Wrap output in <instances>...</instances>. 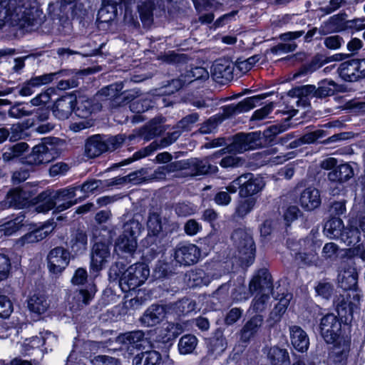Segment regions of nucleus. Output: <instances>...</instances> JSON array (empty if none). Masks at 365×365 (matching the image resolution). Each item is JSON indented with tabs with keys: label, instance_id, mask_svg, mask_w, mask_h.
Returning <instances> with one entry per match:
<instances>
[{
	"label": "nucleus",
	"instance_id": "obj_54",
	"mask_svg": "<svg viewBox=\"0 0 365 365\" xmlns=\"http://www.w3.org/2000/svg\"><path fill=\"white\" fill-rule=\"evenodd\" d=\"M101 181L98 180H89L85 182L82 185L78 186V190H80L82 192L85 193L86 195L83 197H86V195L91 192H93L94 190L98 189L101 185Z\"/></svg>",
	"mask_w": 365,
	"mask_h": 365
},
{
	"label": "nucleus",
	"instance_id": "obj_58",
	"mask_svg": "<svg viewBox=\"0 0 365 365\" xmlns=\"http://www.w3.org/2000/svg\"><path fill=\"white\" fill-rule=\"evenodd\" d=\"M151 107L150 102L148 100H137L130 105V109L133 113H143L148 110Z\"/></svg>",
	"mask_w": 365,
	"mask_h": 365
},
{
	"label": "nucleus",
	"instance_id": "obj_12",
	"mask_svg": "<svg viewBox=\"0 0 365 365\" xmlns=\"http://www.w3.org/2000/svg\"><path fill=\"white\" fill-rule=\"evenodd\" d=\"M241 189L239 195L241 197H252L253 195L261 192L265 183L263 178L255 175L252 173H245L241 175Z\"/></svg>",
	"mask_w": 365,
	"mask_h": 365
},
{
	"label": "nucleus",
	"instance_id": "obj_48",
	"mask_svg": "<svg viewBox=\"0 0 365 365\" xmlns=\"http://www.w3.org/2000/svg\"><path fill=\"white\" fill-rule=\"evenodd\" d=\"M185 77L189 83L197 80H206L209 78L208 71L202 67H195L187 71Z\"/></svg>",
	"mask_w": 365,
	"mask_h": 365
},
{
	"label": "nucleus",
	"instance_id": "obj_49",
	"mask_svg": "<svg viewBox=\"0 0 365 365\" xmlns=\"http://www.w3.org/2000/svg\"><path fill=\"white\" fill-rule=\"evenodd\" d=\"M288 295L282 298L279 300L277 304L275 306L274 310L271 312L270 316L272 318L274 319L275 321H279L281 318V316L285 312L290 297L288 298Z\"/></svg>",
	"mask_w": 365,
	"mask_h": 365
},
{
	"label": "nucleus",
	"instance_id": "obj_34",
	"mask_svg": "<svg viewBox=\"0 0 365 365\" xmlns=\"http://www.w3.org/2000/svg\"><path fill=\"white\" fill-rule=\"evenodd\" d=\"M24 219V215L20 212L14 219L0 225V232H4L5 235H13L23 226Z\"/></svg>",
	"mask_w": 365,
	"mask_h": 365
},
{
	"label": "nucleus",
	"instance_id": "obj_25",
	"mask_svg": "<svg viewBox=\"0 0 365 365\" xmlns=\"http://www.w3.org/2000/svg\"><path fill=\"white\" fill-rule=\"evenodd\" d=\"M357 279L358 275L356 269L350 265L341 270L338 275L339 286L344 290L354 289L357 284Z\"/></svg>",
	"mask_w": 365,
	"mask_h": 365
},
{
	"label": "nucleus",
	"instance_id": "obj_50",
	"mask_svg": "<svg viewBox=\"0 0 365 365\" xmlns=\"http://www.w3.org/2000/svg\"><path fill=\"white\" fill-rule=\"evenodd\" d=\"M95 110L90 99L82 101L77 107V115L82 118L88 117Z\"/></svg>",
	"mask_w": 365,
	"mask_h": 365
},
{
	"label": "nucleus",
	"instance_id": "obj_19",
	"mask_svg": "<svg viewBox=\"0 0 365 365\" xmlns=\"http://www.w3.org/2000/svg\"><path fill=\"white\" fill-rule=\"evenodd\" d=\"M220 155V153H216L203 159H192L190 163V168L196 175L216 173L218 171V168L210 164V160L218 158Z\"/></svg>",
	"mask_w": 365,
	"mask_h": 365
},
{
	"label": "nucleus",
	"instance_id": "obj_59",
	"mask_svg": "<svg viewBox=\"0 0 365 365\" xmlns=\"http://www.w3.org/2000/svg\"><path fill=\"white\" fill-rule=\"evenodd\" d=\"M9 130V140L16 141L23 138L24 126L21 123L13 124Z\"/></svg>",
	"mask_w": 365,
	"mask_h": 365
},
{
	"label": "nucleus",
	"instance_id": "obj_10",
	"mask_svg": "<svg viewBox=\"0 0 365 365\" xmlns=\"http://www.w3.org/2000/svg\"><path fill=\"white\" fill-rule=\"evenodd\" d=\"M200 256L199 248L194 244H179L174 253V258L181 265L189 266L196 263Z\"/></svg>",
	"mask_w": 365,
	"mask_h": 365
},
{
	"label": "nucleus",
	"instance_id": "obj_60",
	"mask_svg": "<svg viewBox=\"0 0 365 365\" xmlns=\"http://www.w3.org/2000/svg\"><path fill=\"white\" fill-rule=\"evenodd\" d=\"M287 129L286 124H277L269 126L264 131V135L267 138L272 137L285 131Z\"/></svg>",
	"mask_w": 365,
	"mask_h": 365
},
{
	"label": "nucleus",
	"instance_id": "obj_26",
	"mask_svg": "<svg viewBox=\"0 0 365 365\" xmlns=\"http://www.w3.org/2000/svg\"><path fill=\"white\" fill-rule=\"evenodd\" d=\"M148 234L146 240L150 243L155 242L157 237L163 230L162 220L160 215L157 212H151L149 215L148 222Z\"/></svg>",
	"mask_w": 365,
	"mask_h": 365
},
{
	"label": "nucleus",
	"instance_id": "obj_38",
	"mask_svg": "<svg viewBox=\"0 0 365 365\" xmlns=\"http://www.w3.org/2000/svg\"><path fill=\"white\" fill-rule=\"evenodd\" d=\"M197 339L194 335L182 336L178 342V349L181 354H191L196 348Z\"/></svg>",
	"mask_w": 365,
	"mask_h": 365
},
{
	"label": "nucleus",
	"instance_id": "obj_27",
	"mask_svg": "<svg viewBox=\"0 0 365 365\" xmlns=\"http://www.w3.org/2000/svg\"><path fill=\"white\" fill-rule=\"evenodd\" d=\"M182 332V327L177 323L168 322L163 324L158 334L159 340L163 343L175 339Z\"/></svg>",
	"mask_w": 365,
	"mask_h": 365
},
{
	"label": "nucleus",
	"instance_id": "obj_29",
	"mask_svg": "<svg viewBox=\"0 0 365 365\" xmlns=\"http://www.w3.org/2000/svg\"><path fill=\"white\" fill-rule=\"evenodd\" d=\"M161 355L156 351H148L137 354L133 360V365H159Z\"/></svg>",
	"mask_w": 365,
	"mask_h": 365
},
{
	"label": "nucleus",
	"instance_id": "obj_41",
	"mask_svg": "<svg viewBox=\"0 0 365 365\" xmlns=\"http://www.w3.org/2000/svg\"><path fill=\"white\" fill-rule=\"evenodd\" d=\"M164 128L162 125V122L158 119L152 120L148 125L144 128L143 136L146 140H149L156 135L163 133Z\"/></svg>",
	"mask_w": 365,
	"mask_h": 365
},
{
	"label": "nucleus",
	"instance_id": "obj_33",
	"mask_svg": "<svg viewBox=\"0 0 365 365\" xmlns=\"http://www.w3.org/2000/svg\"><path fill=\"white\" fill-rule=\"evenodd\" d=\"M267 356L272 365H288L289 363V353L285 349L271 347Z\"/></svg>",
	"mask_w": 365,
	"mask_h": 365
},
{
	"label": "nucleus",
	"instance_id": "obj_30",
	"mask_svg": "<svg viewBox=\"0 0 365 365\" xmlns=\"http://www.w3.org/2000/svg\"><path fill=\"white\" fill-rule=\"evenodd\" d=\"M29 197L30 195L28 192L19 188L11 190L7 195V199H9L11 207L18 209L24 207L27 205Z\"/></svg>",
	"mask_w": 365,
	"mask_h": 365
},
{
	"label": "nucleus",
	"instance_id": "obj_55",
	"mask_svg": "<svg viewBox=\"0 0 365 365\" xmlns=\"http://www.w3.org/2000/svg\"><path fill=\"white\" fill-rule=\"evenodd\" d=\"M71 242V247L76 252L84 250L87 245V237L84 233H77L75 240H73Z\"/></svg>",
	"mask_w": 365,
	"mask_h": 365
},
{
	"label": "nucleus",
	"instance_id": "obj_47",
	"mask_svg": "<svg viewBox=\"0 0 365 365\" xmlns=\"http://www.w3.org/2000/svg\"><path fill=\"white\" fill-rule=\"evenodd\" d=\"M63 73H67V72L60 71L56 73H46L31 78L29 81H31V85H34L35 88L40 87L41 86L51 83V81H53L55 76Z\"/></svg>",
	"mask_w": 365,
	"mask_h": 365
},
{
	"label": "nucleus",
	"instance_id": "obj_28",
	"mask_svg": "<svg viewBox=\"0 0 365 365\" xmlns=\"http://www.w3.org/2000/svg\"><path fill=\"white\" fill-rule=\"evenodd\" d=\"M354 175L353 168L349 164H342L328 174V178L333 182H344L346 181Z\"/></svg>",
	"mask_w": 365,
	"mask_h": 365
},
{
	"label": "nucleus",
	"instance_id": "obj_43",
	"mask_svg": "<svg viewBox=\"0 0 365 365\" xmlns=\"http://www.w3.org/2000/svg\"><path fill=\"white\" fill-rule=\"evenodd\" d=\"M142 229L143 227L141 223L138 220L132 219L124 224L122 235H125L137 240Z\"/></svg>",
	"mask_w": 365,
	"mask_h": 365
},
{
	"label": "nucleus",
	"instance_id": "obj_53",
	"mask_svg": "<svg viewBox=\"0 0 365 365\" xmlns=\"http://www.w3.org/2000/svg\"><path fill=\"white\" fill-rule=\"evenodd\" d=\"M13 311V305L10 299L5 295H0V317L6 318Z\"/></svg>",
	"mask_w": 365,
	"mask_h": 365
},
{
	"label": "nucleus",
	"instance_id": "obj_42",
	"mask_svg": "<svg viewBox=\"0 0 365 365\" xmlns=\"http://www.w3.org/2000/svg\"><path fill=\"white\" fill-rule=\"evenodd\" d=\"M173 307L176 314H187L195 310L196 303L192 299L184 298L177 302Z\"/></svg>",
	"mask_w": 365,
	"mask_h": 365
},
{
	"label": "nucleus",
	"instance_id": "obj_62",
	"mask_svg": "<svg viewBox=\"0 0 365 365\" xmlns=\"http://www.w3.org/2000/svg\"><path fill=\"white\" fill-rule=\"evenodd\" d=\"M199 115L197 113H192L183 118L178 123L177 128L182 130L187 129L191 124L197 121Z\"/></svg>",
	"mask_w": 365,
	"mask_h": 365
},
{
	"label": "nucleus",
	"instance_id": "obj_56",
	"mask_svg": "<svg viewBox=\"0 0 365 365\" xmlns=\"http://www.w3.org/2000/svg\"><path fill=\"white\" fill-rule=\"evenodd\" d=\"M333 289V285L327 282H321L316 287L317 293L325 299H329L331 297Z\"/></svg>",
	"mask_w": 365,
	"mask_h": 365
},
{
	"label": "nucleus",
	"instance_id": "obj_52",
	"mask_svg": "<svg viewBox=\"0 0 365 365\" xmlns=\"http://www.w3.org/2000/svg\"><path fill=\"white\" fill-rule=\"evenodd\" d=\"M55 92V89L53 88H49L45 91L39 93L35 98L31 99V103L33 106H38L41 104H46L51 100V96Z\"/></svg>",
	"mask_w": 365,
	"mask_h": 365
},
{
	"label": "nucleus",
	"instance_id": "obj_32",
	"mask_svg": "<svg viewBox=\"0 0 365 365\" xmlns=\"http://www.w3.org/2000/svg\"><path fill=\"white\" fill-rule=\"evenodd\" d=\"M37 198L38 203L35 209L38 212H46L52 209H54L56 212V206L53 192H43L38 195Z\"/></svg>",
	"mask_w": 365,
	"mask_h": 365
},
{
	"label": "nucleus",
	"instance_id": "obj_22",
	"mask_svg": "<svg viewBox=\"0 0 365 365\" xmlns=\"http://www.w3.org/2000/svg\"><path fill=\"white\" fill-rule=\"evenodd\" d=\"M107 150L106 140L100 135L89 138L85 145V153L91 158L98 157Z\"/></svg>",
	"mask_w": 365,
	"mask_h": 365
},
{
	"label": "nucleus",
	"instance_id": "obj_2",
	"mask_svg": "<svg viewBox=\"0 0 365 365\" xmlns=\"http://www.w3.org/2000/svg\"><path fill=\"white\" fill-rule=\"evenodd\" d=\"M265 96L259 95L247 98L237 104L232 103L223 108L222 117H212L202 124L200 132L202 134H208L216 130L219 123L225 118L232 117L241 113L247 112L253 108L256 104Z\"/></svg>",
	"mask_w": 365,
	"mask_h": 365
},
{
	"label": "nucleus",
	"instance_id": "obj_36",
	"mask_svg": "<svg viewBox=\"0 0 365 365\" xmlns=\"http://www.w3.org/2000/svg\"><path fill=\"white\" fill-rule=\"evenodd\" d=\"M138 246L137 240L129 236L121 235L116 242V250L125 253H133Z\"/></svg>",
	"mask_w": 365,
	"mask_h": 365
},
{
	"label": "nucleus",
	"instance_id": "obj_23",
	"mask_svg": "<svg viewBox=\"0 0 365 365\" xmlns=\"http://www.w3.org/2000/svg\"><path fill=\"white\" fill-rule=\"evenodd\" d=\"M123 88L122 82L113 83L101 88L96 95L95 98L97 101H113V106H118V101H120V92Z\"/></svg>",
	"mask_w": 365,
	"mask_h": 365
},
{
	"label": "nucleus",
	"instance_id": "obj_24",
	"mask_svg": "<svg viewBox=\"0 0 365 365\" xmlns=\"http://www.w3.org/2000/svg\"><path fill=\"white\" fill-rule=\"evenodd\" d=\"M264 322L263 317L257 314L250 318L243 326L240 331V338L242 341H248L259 330Z\"/></svg>",
	"mask_w": 365,
	"mask_h": 365
},
{
	"label": "nucleus",
	"instance_id": "obj_45",
	"mask_svg": "<svg viewBox=\"0 0 365 365\" xmlns=\"http://www.w3.org/2000/svg\"><path fill=\"white\" fill-rule=\"evenodd\" d=\"M159 148V143L157 141H153L148 146L140 150L139 151L135 153L131 158L127 159L126 164H128L134 160H139L140 158L148 156L152 153L155 151Z\"/></svg>",
	"mask_w": 365,
	"mask_h": 365
},
{
	"label": "nucleus",
	"instance_id": "obj_44",
	"mask_svg": "<svg viewBox=\"0 0 365 365\" xmlns=\"http://www.w3.org/2000/svg\"><path fill=\"white\" fill-rule=\"evenodd\" d=\"M317 98L331 96L336 91V83L331 80H323L318 83Z\"/></svg>",
	"mask_w": 365,
	"mask_h": 365
},
{
	"label": "nucleus",
	"instance_id": "obj_16",
	"mask_svg": "<svg viewBox=\"0 0 365 365\" xmlns=\"http://www.w3.org/2000/svg\"><path fill=\"white\" fill-rule=\"evenodd\" d=\"M167 314V306L153 304L146 309L140 318V322L145 327H153L161 322Z\"/></svg>",
	"mask_w": 365,
	"mask_h": 365
},
{
	"label": "nucleus",
	"instance_id": "obj_7",
	"mask_svg": "<svg viewBox=\"0 0 365 365\" xmlns=\"http://www.w3.org/2000/svg\"><path fill=\"white\" fill-rule=\"evenodd\" d=\"M56 155L57 152L53 143L46 140L33 148L32 152L26 157V161L29 165H39L51 162Z\"/></svg>",
	"mask_w": 365,
	"mask_h": 365
},
{
	"label": "nucleus",
	"instance_id": "obj_8",
	"mask_svg": "<svg viewBox=\"0 0 365 365\" xmlns=\"http://www.w3.org/2000/svg\"><path fill=\"white\" fill-rule=\"evenodd\" d=\"M260 134L250 133L248 134L239 133L236 135L233 142L227 148V153H243L248 150H254L260 144Z\"/></svg>",
	"mask_w": 365,
	"mask_h": 365
},
{
	"label": "nucleus",
	"instance_id": "obj_37",
	"mask_svg": "<svg viewBox=\"0 0 365 365\" xmlns=\"http://www.w3.org/2000/svg\"><path fill=\"white\" fill-rule=\"evenodd\" d=\"M48 307L47 301L42 295L34 294L28 300L29 310L36 314H41L44 313Z\"/></svg>",
	"mask_w": 365,
	"mask_h": 365
},
{
	"label": "nucleus",
	"instance_id": "obj_4",
	"mask_svg": "<svg viewBox=\"0 0 365 365\" xmlns=\"http://www.w3.org/2000/svg\"><path fill=\"white\" fill-rule=\"evenodd\" d=\"M16 0H0V29L4 25L5 20L10 17L19 21L22 26L35 24V16L31 10L16 6Z\"/></svg>",
	"mask_w": 365,
	"mask_h": 365
},
{
	"label": "nucleus",
	"instance_id": "obj_31",
	"mask_svg": "<svg viewBox=\"0 0 365 365\" xmlns=\"http://www.w3.org/2000/svg\"><path fill=\"white\" fill-rule=\"evenodd\" d=\"M343 230V221L339 217H334L326 222L324 232L330 239L339 238L341 240Z\"/></svg>",
	"mask_w": 365,
	"mask_h": 365
},
{
	"label": "nucleus",
	"instance_id": "obj_17",
	"mask_svg": "<svg viewBox=\"0 0 365 365\" xmlns=\"http://www.w3.org/2000/svg\"><path fill=\"white\" fill-rule=\"evenodd\" d=\"M235 66L233 63L225 58L216 60L212 66V75L217 81L222 83L224 81H230L233 78Z\"/></svg>",
	"mask_w": 365,
	"mask_h": 365
},
{
	"label": "nucleus",
	"instance_id": "obj_3",
	"mask_svg": "<svg viewBox=\"0 0 365 365\" xmlns=\"http://www.w3.org/2000/svg\"><path fill=\"white\" fill-rule=\"evenodd\" d=\"M249 290L251 294L258 291L252 300L251 309L255 312L264 311L267 307L269 294L272 291L271 276L265 270H260L250 281Z\"/></svg>",
	"mask_w": 365,
	"mask_h": 365
},
{
	"label": "nucleus",
	"instance_id": "obj_14",
	"mask_svg": "<svg viewBox=\"0 0 365 365\" xmlns=\"http://www.w3.org/2000/svg\"><path fill=\"white\" fill-rule=\"evenodd\" d=\"M110 258L109 246L103 242H96L92 248L91 269L98 272L101 270Z\"/></svg>",
	"mask_w": 365,
	"mask_h": 365
},
{
	"label": "nucleus",
	"instance_id": "obj_9",
	"mask_svg": "<svg viewBox=\"0 0 365 365\" xmlns=\"http://www.w3.org/2000/svg\"><path fill=\"white\" fill-rule=\"evenodd\" d=\"M338 71L340 76L347 81L365 78V58L344 61L340 64Z\"/></svg>",
	"mask_w": 365,
	"mask_h": 365
},
{
	"label": "nucleus",
	"instance_id": "obj_13",
	"mask_svg": "<svg viewBox=\"0 0 365 365\" xmlns=\"http://www.w3.org/2000/svg\"><path fill=\"white\" fill-rule=\"evenodd\" d=\"M118 341L121 344L120 349L131 355L135 351L144 348L147 339L142 331H135L119 336Z\"/></svg>",
	"mask_w": 365,
	"mask_h": 365
},
{
	"label": "nucleus",
	"instance_id": "obj_15",
	"mask_svg": "<svg viewBox=\"0 0 365 365\" xmlns=\"http://www.w3.org/2000/svg\"><path fill=\"white\" fill-rule=\"evenodd\" d=\"M76 190H78L77 187H68L53 192L56 212L68 209L78 202L77 200H74Z\"/></svg>",
	"mask_w": 365,
	"mask_h": 365
},
{
	"label": "nucleus",
	"instance_id": "obj_40",
	"mask_svg": "<svg viewBox=\"0 0 365 365\" xmlns=\"http://www.w3.org/2000/svg\"><path fill=\"white\" fill-rule=\"evenodd\" d=\"M255 204L256 199L255 197H245V199L239 200L235 215L241 218L245 217L253 210Z\"/></svg>",
	"mask_w": 365,
	"mask_h": 365
},
{
	"label": "nucleus",
	"instance_id": "obj_35",
	"mask_svg": "<svg viewBox=\"0 0 365 365\" xmlns=\"http://www.w3.org/2000/svg\"><path fill=\"white\" fill-rule=\"evenodd\" d=\"M341 240L347 246H354L361 240V232L359 229L352 227L349 222L347 227L343 230Z\"/></svg>",
	"mask_w": 365,
	"mask_h": 365
},
{
	"label": "nucleus",
	"instance_id": "obj_6",
	"mask_svg": "<svg viewBox=\"0 0 365 365\" xmlns=\"http://www.w3.org/2000/svg\"><path fill=\"white\" fill-rule=\"evenodd\" d=\"M231 238L240 257L247 262L252 261L255 246L252 235L244 229H237L233 232Z\"/></svg>",
	"mask_w": 365,
	"mask_h": 365
},
{
	"label": "nucleus",
	"instance_id": "obj_20",
	"mask_svg": "<svg viewBox=\"0 0 365 365\" xmlns=\"http://www.w3.org/2000/svg\"><path fill=\"white\" fill-rule=\"evenodd\" d=\"M321 202L320 192L315 187H309L300 194L299 204L305 210H314L320 206Z\"/></svg>",
	"mask_w": 365,
	"mask_h": 365
},
{
	"label": "nucleus",
	"instance_id": "obj_1",
	"mask_svg": "<svg viewBox=\"0 0 365 365\" xmlns=\"http://www.w3.org/2000/svg\"><path fill=\"white\" fill-rule=\"evenodd\" d=\"M341 324L333 314L325 315L321 319V334L325 341L333 344L331 357L335 362L342 363L349 351L350 339L348 336L341 335Z\"/></svg>",
	"mask_w": 365,
	"mask_h": 365
},
{
	"label": "nucleus",
	"instance_id": "obj_5",
	"mask_svg": "<svg viewBox=\"0 0 365 365\" xmlns=\"http://www.w3.org/2000/svg\"><path fill=\"white\" fill-rule=\"evenodd\" d=\"M149 274L148 267L143 263H136L130 266L120 277L121 289L125 292L135 289L146 281Z\"/></svg>",
	"mask_w": 365,
	"mask_h": 365
},
{
	"label": "nucleus",
	"instance_id": "obj_18",
	"mask_svg": "<svg viewBox=\"0 0 365 365\" xmlns=\"http://www.w3.org/2000/svg\"><path fill=\"white\" fill-rule=\"evenodd\" d=\"M76 104V97L72 95L64 96L58 99L53 108V113L60 120L67 119L72 113Z\"/></svg>",
	"mask_w": 365,
	"mask_h": 365
},
{
	"label": "nucleus",
	"instance_id": "obj_21",
	"mask_svg": "<svg viewBox=\"0 0 365 365\" xmlns=\"http://www.w3.org/2000/svg\"><path fill=\"white\" fill-rule=\"evenodd\" d=\"M291 344L298 351L304 353L308 350L309 339L307 333L299 326L289 327Z\"/></svg>",
	"mask_w": 365,
	"mask_h": 365
},
{
	"label": "nucleus",
	"instance_id": "obj_46",
	"mask_svg": "<svg viewBox=\"0 0 365 365\" xmlns=\"http://www.w3.org/2000/svg\"><path fill=\"white\" fill-rule=\"evenodd\" d=\"M323 131L318 130L313 132L307 133L304 135L298 141H293L290 143L291 148H296L304 143H312L322 137Z\"/></svg>",
	"mask_w": 365,
	"mask_h": 365
},
{
	"label": "nucleus",
	"instance_id": "obj_51",
	"mask_svg": "<svg viewBox=\"0 0 365 365\" xmlns=\"http://www.w3.org/2000/svg\"><path fill=\"white\" fill-rule=\"evenodd\" d=\"M52 228L51 226L44 225L40 229L35 230L26 235V238L29 242L39 241L45 238L47 235L51 232Z\"/></svg>",
	"mask_w": 365,
	"mask_h": 365
},
{
	"label": "nucleus",
	"instance_id": "obj_61",
	"mask_svg": "<svg viewBox=\"0 0 365 365\" xmlns=\"http://www.w3.org/2000/svg\"><path fill=\"white\" fill-rule=\"evenodd\" d=\"M343 43V38L337 35L328 36L324 41L325 46L329 49L339 48Z\"/></svg>",
	"mask_w": 365,
	"mask_h": 365
},
{
	"label": "nucleus",
	"instance_id": "obj_57",
	"mask_svg": "<svg viewBox=\"0 0 365 365\" xmlns=\"http://www.w3.org/2000/svg\"><path fill=\"white\" fill-rule=\"evenodd\" d=\"M10 269V259L5 255L0 254V280L7 278Z\"/></svg>",
	"mask_w": 365,
	"mask_h": 365
},
{
	"label": "nucleus",
	"instance_id": "obj_64",
	"mask_svg": "<svg viewBox=\"0 0 365 365\" xmlns=\"http://www.w3.org/2000/svg\"><path fill=\"white\" fill-rule=\"evenodd\" d=\"M92 363L94 365H118V361L112 357L106 356H96Z\"/></svg>",
	"mask_w": 365,
	"mask_h": 365
},
{
	"label": "nucleus",
	"instance_id": "obj_63",
	"mask_svg": "<svg viewBox=\"0 0 365 365\" xmlns=\"http://www.w3.org/2000/svg\"><path fill=\"white\" fill-rule=\"evenodd\" d=\"M212 351L217 354L223 352L227 347L225 338L223 336L214 339L211 342Z\"/></svg>",
	"mask_w": 365,
	"mask_h": 365
},
{
	"label": "nucleus",
	"instance_id": "obj_11",
	"mask_svg": "<svg viewBox=\"0 0 365 365\" xmlns=\"http://www.w3.org/2000/svg\"><path fill=\"white\" fill-rule=\"evenodd\" d=\"M47 260L49 271L53 274H60L69 263L70 252L63 247H55L49 252Z\"/></svg>",
	"mask_w": 365,
	"mask_h": 365
},
{
	"label": "nucleus",
	"instance_id": "obj_39",
	"mask_svg": "<svg viewBox=\"0 0 365 365\" xmlns=\"http://www.w3.org/2000/svg\"><path fill=\"white\" fill-rule=\"evenodd\" d=\"M29 148L26 143H18L9 148L2 155L3 160L6 162L14 160L20 157Z\"/></svg>",
	"mask_w": 365,
	"mask_h": 365
}]
</instances>
